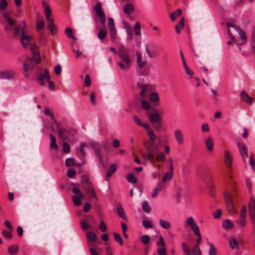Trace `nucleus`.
I'll list each match as a JSON object with an SVG mask.
<instances>
[{
    "label": "nucleus",
    "instance_id": "6e6552de",
    "mask_svg": "<svg viewBox=\"0 0 255 255\" xmlns=\"http://www.w3.org/2000/svg\"><path fill=\"white\" fill-rule=\"evenodd\" d=\"M83 187L84 188L86 194L89 197V198L93 199L96 197L94 188L92 183L88 184L87 185H85L84 186H83Z\"/></svg>",
    "mask_w": 255,
    "mask_h": 255
},
{
    "label": "nucleus",
    "instance_id": "f704fd0d",
    "mask_svg": "<svg viewBox=\"0 0 255 255\" xmlns=\"http://www.w3.org/2000/svg\"><path fill=\"white\" fill-rule=\"evenodd\" d=\"M117 170V167L115 164H112L110 165V168L106 174L107 177H111L113 174Z\"/></svg>",
    "mask_w": 255,
    "mask_h": 255
},
{
    "label": "nucleus",
    "instance_id": "338daca9",
    "mask_svg": "<svg viewBox=\"0 0 255 255\" xmlns=\"http://www.w3.org/2000/svg\"><path fill=\"white\" fill-rule=\"evenodd\" d=\"M75 174L76 171L72 168L68 169L67 172V176L71 178H73Z\"/></svg>",
    "mask_w": 255,
    "mask_h": 255
},
{
    "label": "nucleus",
    "instance_id": "c756f323",
    "mask_svg": "<svg viewBox=\"0 0 255 255\" xmlns=\"http://www.w3.org/2000/svg\"><path fill=\"white\" fill-rule=\"evenodd\" d=\"M205 144L207 149L209 151H212L213 149V139L211 137H209L205 141Z\"/></svg>",
    "mask_w": 255,
    "mask_h": 255
},
{
    "label": "nucleus",
    "instance_id": "423d86ee",
    "mask_svg": "<svg viewBox=\"0 0 255 255\" xmlns=\"http://www.w3.org/2000/svg\"><path fill=\"white\" fill-rule=\"evenodd\" d=\"M34 61L33 58H27L24 63L23 69L25 73H24V77L27 78H30V75L26 73L29 70H32L34 65L32 64V62Z\"/></svg>",
    "mask_w": 255,
    "mask_h": 255
},
{
    "label": "nucleus",
    "instance_id": "8fccbe9b",
    "mask_svg": "<svg viewBox=\"0 0 255 255\" xmlns=\"http://www.w3.org/2000/svg\"><path fill=\"white\" fill-rule=\"evenodd\" d=\"M2 236L7 239H8V240H10V239H11L12 238V234L11 233V232L7 231V230H4L2 231Z\"/></svg>",
    "mask_w": 255,
    "mask_h": 255
},
{
    "label": "nucleus",
    "instance_id": "a211bd4d",
    "mask_svg": "<svg viewBox=\"0 0 255 255\" xmlns=\"http://www.w3.org/2000/svg\"><path fill=\"white\" fill-rule=\"evenodd\" d=\"M117 214L118 215L123 219L124 220H127V218L126 216V214L125 213V211L124 208H123L122 205L121 203H119L117 205Z\"/></svg>",
    "mask_w": 255,
    "mask_h": 255
},
{
    "label": "nucleus",
    "instance_id": "4d7b16f0",
    "mask_svg": "<svg viewBox=\"0 0 255 255\" xmlns=\"http://www.w3.org/2000/svg\"><path fill=\"white\" fill-rule=\"evenodd\" d=\"M150 241V237L149 236L145 235L142 236L140 238V241L144 245L147 244Z\"/></svg>",
    "mask_w": 255,
    "mask_h": 255
},
{
    "label": "nucleus",
    "instance_id": "e433bc0d",
    "mask_svg": "<svg viewBox=\"0 0 255 255\" xmlns=\"http://www.w3.org/2000/svg\"><path fill=\"white\" fill-rule=\"evenodd\" d=\"M182 249L184 255H191V252L189 246L184 242L182 243Z\"/></svg>",
    "mask_w": 255,
    "mask_h": 255
},
{
    "label": "nucleus",
    "instance_id": "9b49d317",
    "mask_svg": "<svg viewBox=\"0 0 255 255\" xmlns=\"http://www.w3.org/2000/svg\"><path fill=\"white\" fill-rule=\"evenodd\" d=\"M30 50L32 55L33 56H36V57H33L34 58V60L35 61H40L41 58L37 45L35 44L31 45L30 46Z\"/></svg>",
    "mask_w": 255,
    "mask_h": 255
},
{
    "label": "nucleus",
    "instance_id": "1a4fd4ad",
    "mask_svg": "<svg viewBox=\"0 0 255 255\" xmlns=\"http://www.w3.org/2000/svg\"><path fill=\"white\" fill-rule=\"evenodd\" d=\"M225 163L227 167L231 168L232 167L233 158L231 153L229 150H225L224 152Z\"/></svg>",
    "mask_w": 255,
    "mask_h": 255
},
{
    "label": "nucleus",
    "instance_id": "2eb2a0df",
    "mask_svg": "<svg viewBox=\"0 0 255 255\" xmlns=\"http://www.w3.org/2000/svg\"><path fill=\"white\" fill-rule=\"evenodd\" d=\"M241 100L243 102H246L249 104H252L253 99L245 91H242L241 94Z\"/></svg>",
    "mask_w": 255,
    "mask_h": 255
},
{
    "label": "nucleus",
    "instance_id": "0e129e2a",
    "mask_svg": "<svg viewBox=\"0 0 255 255\" xmlns=\"http://www.w3.org/2000/svg\"><path fill=\"white\" fill-rule=\"evenodd\" d=\"M7 6V2L6 0H1L0 1V10L3 11Z\"/></svg>",
    "mask_w": 255,
    "mask_h": 255
},
{
    "label": "nucleus",
    "instance_id": "680f3d73",
    "mask_svg": "<svg viewBox=\"0 0 255 255\" xmlns=\"http://www.w3.org/2000/svg\"><path fill=\"white\" fill-rule=\"evenodd\" d=\"M106 34L107 32L105 30H101L98 34V37L100 40H103L105 39Z\"/></svg>",
    "mask_w": 255,
    "mask_h": 255
},
{
    "label": "nucleus",
    "instance_id": "5701e85b",
    "mask_svg": "<svg viewBox=\"0 0 255 255\" xmlns=\"http://www.w3.org/2000/svg\"><path fill=\"white\" fill-rule=\"evenodd\" d=\"M153 157L154 158V160H149L150 162L152 163L158 160L163 161L165 160V155L163 152H160L159 153L158 152L157 154L153 155Z\"/></svg>",
    "mask_w": 255,
    "mask_h": 255
},
{
    "label": "nucleus",
    "instance_id": "7c9ffc66",
    "mask_svg": "<svg viewBox=\"0 0 255 255\" xmlns=\"http://www.w3.org/2000/svg\"><path fill=\"white\" fill-rule=\"evenodd\" d=\"M118 54L119 57L128 55V50L126 49L124 45H120Z\"/></svg>",
    "mask_w": 255,
    "mask_h": 255
},
{
    "label": "nucleus",
    "instance_id": "6e6d98bb",
    "mask_svg": "<svg viewBox=\"0 0 255 255\" xmlns=\"http://www.w3.org/2000/svg\"><path fill=\"white\" fill-rule=\"evenodd\" d=\"M83 197H80V196H73L72 197L74 204L75 206H79L81 204V201L80 200L81 198H83Z\"/></svg>",
    "mask_w": 255,
    "mask_h": 255
},
{
    "label": "nucleus",
    "instance_id": "79ce46f5",
    "mask_svg": "<svg viewBox=\"0 0 255 255\" xmlns=\"http://www.w3.org/2000/svg\"><path fill=\"white\" fill-rule=\"evenodd\" d=\"M237 31L239 34L241 36V38L242 39V43L241 44H243L246 42V34L245 31L241 29L240 27L237 29Z\"/></svg>",
    "mask_w": 255,
    "mask_h": 255
},
{
    "label": "nucleus",
    "instance_id": "052dcab7",
    "mask_svg": "<svg viewBox=\"0 0 255 255\" xmlns=\"http://www.w3.org/2000/svg\"><path fill=\"white\" fill-rule=\"evenodd\" d=\"M142 209L146 213H149L150 211V208L147 202L144 201L142 203Z\"/></svg>",
    "mask_w": 255,
    "mask_h": 255
},
{
    "label": "nucleus",
    "instance_id": "39448f33",
    "mask_svg": "<svg viewBox=\"0 0 255 255\" xmlns=\"http://www.w3.org/2000/svg\"><path fill=\"white\" fill-rule=\"evenodd\" d=\"M237 145L240 153L242 157L243 161L246 165L247 162L246 158L248 156V149L243 143L238 142Z\"/></svg>",
    "mask_w": 255,
    "mask_h": 255
},
{
    "label": "nucleus",
    "instance_id": "09e8293b",
    "mask_svg": "<svg viewBox=\"0 0 255 255\" xmlns=\"http://www.w3.org/2000/svg\"><path fill=\"white\" fill-rule=\"evenodd\" d=\"M210 246V250L209 251V255H217V250L212 243H209Z\"/></svg>",
    "mask_w": 255,
    "mask_h": 255
},
{
    "label": "nucleus",
    "instance_id": "603ef678",
    "mask_svg": "<svg viewBox=\"0 0 255 255\" xmlns=\"http://www.w3.org/2000/svg\"><path fill=\"white\" fill-rule=\"evenodd\" d=\"M142 225L146 229L152 228L153 224L149 220H144L142 221Z\"/></svg>",
    "mask_w": 255,
    "mask_h": 255
},
{
    "label": "nucleus",
    "instance_id": "20e7f679",
    "mask_svg": "<svg viewBox=\"0 0 255 255\" xmlns=\"http://www.w3.org/2000/svg\"><path fill=\"white\" fill-rule=\"evenodd\" d=\"M93 10L95 13L99 17L102 24H105L106 20V15L102 10L101 3L98 2L94 7Z\"/></svg>",
    "mask_w": 255,
    "mask_h": 255
},
{
    "label": "nucleus",
    "instance_id": "13d9d810",
    "mask_svg": "<svg viewBox=\"0 0 255 255\" xmlns=\"http://www.w3.org/2000/svg\"><path fill=\"white\" fill-rule=\"evenodd\" d=\"M82 181L83 182L82 186H84L85 185H87L88 184H91V182H90L88 177L85 175H82Z\"/></svg>",
    "mask_w": 255,
    "mask_h": 255
},
{
    "label": "nucleus",
    "instance_id": "412c9836",
    "mask_svg": "<svg viewBox=\"0 0 255 255\" xmlns=\"http://www.w3.org/2000/svg\"><path fill=\"white\" fill-rule=\"evenodd\" d=\"M149 99L150 101L155 103V106L159 105V97L157 93L154 92L151 93L149 95Z\"/></svg>",
    "mask_w": 255,
    "mask_h": 255
},
{
    "label": "nucleus",
    "instance_id": "a19ab883",
    "mask_svg": "<svg viewBox=\"0 0 255 255\" xmlns=\"http://www.w3.org/2000/svg\"><path fill=\"white\" fill-rule=\"evenodd\" d=\"M109 32L112 41L113 42L115 41L117 39V30L116 28H109Z\"/></svg>",
    "mask_w": 255,
    "mask_h": 255
},
{
    "label": "nucleus",
    "instance_id": "4468645a",
    "mask_svg": "<svg viewBox=\"0 0 255 255\" xmlns=\"http://www.w3.org/2000/svg\"><path fill=\"white\" fill-rule=\"evenodd\" d=\"M150 122L152 124L155 123L161 122L162 118L160 115L157 113H153L151 114L148 117Z\"/></svg>",
    "mask_w": 255,
    "mask_h": 255
},
{
    "label": "nucleus",
    "instance_id": "393cba45",
    "mask_svg": "<svg viewBox=\"0 0 255 255\" xmlns=\"http://www.w3.org/2000/svg\"><path fill=\"white\" fill-rule=\"evenodd\" d=\"M93 148L96 151V154L97 156L99 158L100 160L101 161L103 158V154L101 152V146L98 143H95L92 145Z\"/></svg>",
    "mask_w": 255,
    "mask_h": 255
},
{
    "label": "nucleus",
    "instance_id": "ea45409f",
    "mask_svg": "<svg viewBox=\"0 0 255 255\" xmlns=\"http://www.w3.org/2000/svg\"><path fill=\"white\" fill-rule=\"evenodd\" d=\"M44 21L43 20H39L37 21L36 25V29L39 32L42 30L44 28Z\"/></svg>",
    "mask_w": 255,
    "mask_h": 255
},
{
    "label": "nucleus",
    "instance_id": "a878e982",
    "mask_svg": "<svg viewBox=\"0 0 255 255\" xmlns=\"http://www.w3.org/2000/svg\"><path fill=\"white\" fill-rule=\"evenodd\" d=\"M132 118H133L134 122L137 125H138V126H139L140 127H143L144 128H145L146 126L149 125V124L147 122H145V123H143L141 121V120L136 115L133 116Z\"/></svg>",
    "mask_w": 255,
    "mask_h": 255
},
{
    "label": "nucleus",
    "instance_id": "774afa93",
    "mask_svg": "<svg viewBox=\"0 0 255 255\" xmlns=\"http://www.w3.org/2000/svg\"><path fill=\"white\" fill-rule=\"evenodd\" d=\"M251 45L252 47L255 46V28H254L252 32L251 37Z\"/></svg>",
    "mask_w": 255,
    "mask_h": 255
},
{
    "label": "nucleus",
    "instance_id": "aec40b11",
    "mask_svg": "<svg viewBox=\"0 0 255 255\" xmlns=\"http://www.w3.org/2000/svg\"><path fill=\"white\" fill-rule=\"evenodd\" d=\"M137 56V63L140 68H142L146 64V62L145 60H142L141 54L139 52H137L136 53Z\"/></svg>",
    "mask_w": 255,
    "mask_h": 255
},
{
    "label": "nucleus",
    "instance_id": "c85d7f7f",
    "mask_svg": "<svg viewBox=\"0 0 255 255\" xmlns=\"http://www.w3.org/2000/svg\"><path fill=\"white\" fill-rule=\"evenodd\" d=\"M230 247L232 250H238L239 249V243L236 239L232 238L230 240L229 242Z\"/></svg>",
    "mask_w": 255,
    "mask_h": 255
},
{
    "label": "nucleus",
    "instance_id": "4c0bfd02",
    "mask_svg": "<svg viewBox=\"0 0 255 255\" xmlns=\"http://www.w3.org/2000/svg\"><path fill=\"white\" fill-rule=\"evenodd\" d=\"M7 251L10 255H14L18 252V248L16 245L11 246L8 248Z\"/></svg>",
    "mask_w": 255,
    "mask_h": 255
},
{
    "label": "nucleus",
    "instance_id": "6ab92c4d",
    "mask_svg": "<svg viewBox=\"0 0 255 255\" xmlns=\"http://www.w3.org/2000/svg\"><path fill=\"white\" fill-rule=\"evenodd\" d=\"M13 33L15 36L20 35L21 38L25 35V29L20 25H16L14 28Z\"/></svg>",
    "mask_w": 255,
    "mask_h": 255
},
{
    "label": "nucleus",
    "instance_id": "f257e3e1",
    "mask_svg": "<svg viewBox=\"0 0 255 255\" xmlns=\"http://www.w3.org/2000/svg\"><path fill=\"white\" fill-rule=\"evenodd\" d=\"M155 140L149 139L144 141V146L147 151L146 155L144 156L145 159L153 161V155L158 153V146L155 143Z\"/></svg>",
    "mask_w": 255,
    "mask_h": 255
},
{
    "label": "nucleus",
    "instance_id": "69168bd1",
    "mask_svg": "<svg viewBox=\"0 0 255 255\" xmlns=\"http://www.w3.org/2000/svg\"><path fill=\"white\" fill-rule=\"evenodd\" d=\"M153 128L156 131H159L162 128L161 122L155 123L153 124Z\"/></svg>",
    "mask_w": 255,
    "mask_h": 255
},
{
    "label": "nucleus",
    "instance_id": "dca6fc26",
    "mask_svg": "<svg viewBox=\"0 0 255 255\" xmlns=\"http://www.w3.org/2000/svg\"><path fill=\"white\" fill-rule=\"evenodd\" d=\"M250 216H253L255 214V199L254 197H251L249 203Z\"/></svg>",
    "mask_w": 255,
    "mask_h": 255
},
{
    "label": "nucleus",
    "instance_id": "bf43d9fd",
    "mask_svg": "<svg viewBox=\"0 0 255 255\" xmlns=\"http://www.w3.org/2000/svg\"><path fill=\"white\" fill-rule=\"evenodd\" d=\"M191 229L193 231L194 233L196 236H199L200 235L199 229L198 226L194 223L193 225L190 226Z\"/></svg>",
    "mask_w": 255,
    "mask_h": 255
},
{
    "label": "nucleus",
    "instance_id": "49530a36",
    "mask_svg": "<svg viewBox=\"0 0 255 255\" xmlns=\"http://www.w3.org/2000/svg\"><path fill=\"white\" fill-rule=\"evenodd\" d=\"M239 225L242 227H244L246 225V216H240L239 220L238 221Z\"/></svg>",
    "mask_w": 255,
    "mask_h": 255
},
{
    "label": "nucleus",
    "instance_id": "a18cd8bd",
    "mask_svg": "<svg viewBox=\"0 0 255 255\" xmlns=\"http://www.w3.org/2000/svg\"><path fill=\"white\" fill-rule=\"evenodd\" d=\"M126 179L129 182L131 183L135 184L137 182L136 178L134 177V176L131 173L128 174Z\"/></svg>",
    "mask_w": 255,
    "mask_h": 255
},
{
    "label": "nucleus",
    "instance_id": "4be33fe9",
    "mask_svg": "<svg viewBox=\"0 0 255 255\" xmlns=\"http://www.w3.org/2000/svg\"><path fill=\"white\" fill-rule=\"evenodd\" d=\"M50 142L49 144V147L50 149L57 150L58 148V146L56 142V137L53 135L52 133L49 134Z\"/></svg>",
    "mask_w": 255,
    "mask_h": 255
},
{
    "label": "nucleus",
    "instance_id": "37998d69",
    "mask_svg": "<svg viewBox=\"0 0 255 255\" xmlns=\"http://www.w3.org/2000/svg\"><path fill=\"white\" fill-rule=\"evenodd\" d=\"M141 104L142 108L144 110L149 111L151 109L150 104L145 100H142Z\"/></svg>",
    "mask_w": 255,
    "mask_h": 255
},
{
    "label": "nucleus",
    "instance_id": "5fc2aeb1",
    "mask_svg": "<svg viewBox=\"0 0 255 255\" xmlns=\"http://www.w3.org/2000/svg\"><path fill=\"white\" fill-rule=\"evenodd\" d=\"M192 252L193 255H201V251L199 249V247L198 245L195 246L192 250Z\"/></svg>",
    "mask_w": 255,
    "mask_h": 255
},
{
    "label": "nucleus",
    "instance_id": "72a5a7b5",
    "mask_svg": "<svg viewBox=\"0 0 255 255\" xmlns=\"http://www.w3.org/2000/svg\"><path fill=\"white\" fill-rule=\"evenodd\" d=\"M47 27L50 30L51 34L52 35H55L57 33V28L54 22L48 23Z\"/></svg>",
    "mask_w": 255,
    "mask_h": 255
},
{
    "label": "nucleus",
    "instance_id": "c03bdc74",
    "mask_svg": "<svg viewBox=\"0 0 255 255\" xmlns=\"http://www.w3.org/2000/svg\"><path fill=\"white\" fill-rule=\"evenodd\" d=\"M65 34L70 39L75 40L76 38L73 35V31L70 27H68L65 30Z\"/></svg>",
    "mask_w": 255,
    "mask_h": 255
},
{
    "label": "nucleus",
    "instance_id": "7ed1b4c3",
    "mask_svg": "<svg viewBox=\"0 0 255 255\" xmlns=\"http://www.w3.org/2000/svg\"><path fill=\"white\" fill-rule=\"evenodd\" d=\"M122 62H119L118 65L120 68L125 71H128L130 68L131 60L128 55L120 56Z\"/></svg>",
    "mask_w": 255,
    "mask_h": 255
},
{
    "label": "nucleus",
    "instance_id": "473e14b6",
    "mask_svg": "<svg viewBox=\"0 0 255 255\" xmlns=\"http://www.w3.org/2000/svg\"><path fill=\"white\" fill-rule=\"evenodd\" d=\"M182 14V10L181 9H177L176 11H173L170 14V18L172 21H174L176 17L180 16Z\"/></svg>",
    "mask_w": 255,
    "mask_h": 255
},
{
    "label": "nucleus",
    "instance_id": "0eeeda50",
    "mask_svg": "<svg viewBox=\"0 0 255 255\" xmlns=\"http://www.w3.org/2000/svg\"><path fill=\"white\" fill-rule=\"evenodd\" d=\"M49 81L50 80V75L46 68L44 69L42 73L40 74L37 78V81L39 82V84L41 86H44L45 83L44 82V80Z\"/></svg>",
    "mask_w": 255,
    "mask_h": 255
},
{
    "label": "nucleus",
    "instance_id": "2f4dec72",
    "mask_svg": "<svg viewBox=\"0 0 255 255\" xmlns=\"http://www.w3.org/2000/svg\"><path fill=\"white\" fill-rule=\"evenodd\" d=\"M159 222L161 227L166 230L170 229L171 226V223L170 222L165 221L163 219H160Z\"/></svg>",
    "mask_w": 255,
    "mask_h": 255
},
{
    "label": "nucleus",
    "instance_id": "9d476101",
    "mask_svg": "<svg viewBox=\"0 0 255 255\" xmlns=\"http://www.w3.org/2000/svg\"><path fill=\"white\" fill-rule=\"evenodd\" d=\"M175 140L178 144H182L184 143V138L182 132L180 129H176L174 132Z\"/></svg>",
    "mask_w": 255,
    "mask_h": 255
},
{
    "label": "nucleus",
    "instance_id": "f03ea898",
    "mask_svg": "<svg viewBox=\"0 0 255 255\" xmlns=\"http://www.w3.org/2000/svg\"><path fill=\"white\" fill-rule=\"evenodd\" d=\"M224 198L225 200L226 206L228 212L230 214L235 213L236 211L233 201V197L232 195L229 193H226L224 194Z\"/></svg>",
    "mask_w": 255,
    "mask_h": 255
},
{
    "label": "nucleus",
    "instance_id": "cd10ccee",
    "mask_svg": "<svg viewBox=\"0 0 255 255\" xmlns=\"http://www.w3.org/2000/svg\"><path fill=\"white\" fill-rule=\"evenodd\" d=\"M134 10V7L131 3H128L124 7V12L127 14H130Z\"/></svg>",
    "mask_w": 255,
    "mask_h": 255
},
{
    "label": "nucleus",
    "instance_id": "bb28decb",
    "mask_svg": "<svg viewBox=\"0 0 255 255\" xmlns=\"http://www.w3.org/2000/svg\"><path fill=\"white\" fill-rule=\"evenodd\" d=\"M233 223L230 219H226L222 223L223 228L226 230H230L233 227Z\"/></svg>",
    "mask_w": 255,
    "mask_h": 255
},
{
    "label": "nucleus",
    "instance_id": "ddd939ff",
    "mask_svg": "<svg viewBox=\"0 0 255 255\" xmlns=\"http://www.w3.org/2000/svg\"><path fill=\"white\" fill-rule=\"evenodd\" d=\"M14 77V73L11 71H3L0 72V78L1 79H11Z\"/></svg>",
    "mask_w": 255,
    "mask_h": 255
},
{
    "label": "nucleus",
    "instance_id": "e2e57ef3",
    "mask_svg": "<svg viewBox=\"0 0 255 255\" xmlns=\"http://www.w3.org/2000/svg\"><path fill=\"white\" fill-rule=\"evenodd\" d=\"M74 164V160L72 158H67L65 161V164L67 167L73 166Z\"/></svg>",
    "mask_w": 255,
    "mask_h": 255
},
{
    "label": "nucleus",
    "instance_id": "c9c22d12",
    "mask_svg": "<svg viewBox=\"0 0 255 255\" xmlns=\"http://www.w3.org/2000/svg\"><path fill=\"white\" fill-rule=\"evenodd\" d=\"M184 26V17H182L181 20L178 22V23L176 25L175 29L177 33H180V31L181 29L183 28Z\"/></svg>",
    "mask_w": 255,
    "mask_h": 255
},
{
    "label": "nucleus",
    "instance_id": "864d4df0",
    "mask_svg": "<svg viewBox=\"0 0 255 255\" xmlns=\"http://www.w3.org/2000/svg\"><path fill=\"white\" fill-rule=\"evenodd\" d=\"M140 26L139 22H137L133 27L134 31L136 36H138L140 35Z\"/></svg>",
    "mask_w": 255,
    "mask_h": 255
},
{
    "label": "nucleus",
    "instance_id": "de8ad7c7",
    "mask_svg": "<svg viewBox=\"0 0 255 255\" xmlns=\"http://www.w3.org/2000/svg\"><path fill=\"white\" fill-rule=\"evenodd\" d=\"M113 235L115 241L119 243L120 245H123L124 244V241L120 235L116 233H114Z\"/></svg>",
    "mask_w": 255,
    "mask_h": 255
},
{
    "label": "nucleus",
    "instance_id": "f8f14e48",
    "mask_svg": "<svg viewBox=\"0 0 255 255\" xmlns=\"http://www.w3.org/2000/svg\"><path fill=\"white\" fill-rule=\"evenodd\" d=\"M43 6L44 7L45 17L47 20L48 23L54 22L53 19L51 17V11L49 5L44 3Z\"/></svg>",
    "mask_w": 255,
    "mask_h": 255
},
{
    "label": "nucleus",
    "instance_id": "58836bf2",
    "mask_svg": "<svg viewBox=\"0 0 255 255\" xmlns=\"http://www.w3.org/2000/svg\"><path fill=\"white\" fill-rule=\"evenodd\" d=\"M173 175V173L170 172H166L164 174L162 178V182L165 183L169 181L172 179Z\"/></svg>",
    "mask_w": 255,
    "mask_h": 255
},
{
    "label": "nucleus",
    "instance_id": "b1692460",
    "mask_svg": "<svg viewBox=\"0 0 255 255\" xmlns=\"http://www.w3.org/2000/svg\"><path fill=\"white\" fill-rule=\"evenodd\" d=\"M146 131L147 132L148 135L149 137V139H156V136L152 129V128H151L149 125H148L146 126L145 128H144Z\"/></svg>",
    "mask_w": 255,
    "mask_h": 255
},
{
    "label": "nucleus",
    "instance_id": "f3484780",
    "mask_svg": "<svg viewBox=\"0 0 255 255\" xmlns=\"http://www.w3.org/2000/svg\"><path fill=\"white\" fill-rule=\"evenodd\" d=\"M33 38L28 35L25 34L22 36L21 38V42L22 44L23 47L24 48H27L29 45V42Z\"/></svg>",
    "mask_w": 255,
    "mask_h": 255
},
{
    "label": "nucleus",
    "instance_id": "3c124183",
    "mask_svg": "<svg viewBox=\"0 0 255 255\" xmlns=\"http://www.w3.org/2000/svg\"><path fill=\"white\" fill-rule=\"evenodd\" d=\"M87 238L89 240L92 241H95L97 239L96 235L94 233L91 232H88L87 233Z\"/></svg>",
    "mask_w": 255,
    "mask_h": 255
}]
</instances>
